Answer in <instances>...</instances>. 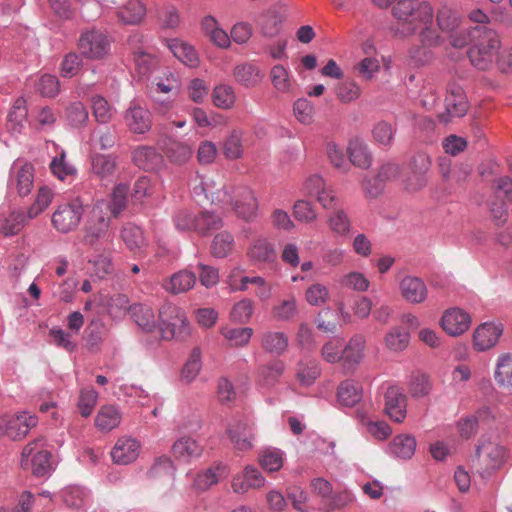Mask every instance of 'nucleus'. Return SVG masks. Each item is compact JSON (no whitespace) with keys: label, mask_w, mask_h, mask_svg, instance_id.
Here are the masks:
<instances>
[{"label":"nucleus","mask_w":512,"mask_h":512,"mask_svg":"<svg viewBox=\"0 0 512 512\" xmlns=\"http://www.w3.org/2000/svg\"><path fill=\"white\" fill-rule=\"evenodd\" d=\"M363 388L354 380H345L340 383L337 391V399L340 404L352 407L362 399Z\"/></svg>","instance_id":"nucleus-31"},{"label":"nucleus","mask_w":512,"mask_h":512,"mask_svg":"<svg viewBox=\"0 0 512 512\" xmlns=\"http://www.w3.org/2000/svg\"><path fill=\"white\" fill-rule=\"evenodd\" d=\"M146 15V6L141 0H128L118 11L119 19L130 25L139 24Z\"/></svg>","instance_id":"nucleus-36"},{"label":"nucleus","mask_w":512,"mask_h":512,"mask_svg":"<svg viewBox=\"0 0 512 512\" xmlns=\"http://www.w3.org/2000/svg\"><path fill=\"white\" fill-rule=\"evenodd\" d=\"M247 256L254 263H272L277 259V252L273 242L259 237L250 244Z\"/></svg>","instance_id":"nucleus-23"},{"label":"nucleus","mask_w":512,"mask_h":512,"mask_svg":"<svg viewBox=\"0 0 512 512\" xmlns=\"http://www.w3.org/2000/svg\"><path fill=\"white\" fill-rule=\"evenodd\" d=\"M349 161L355 167L368 169L372 164V154L367 143L359 138L351 139L346 149Z\"/></svg>","instance_id":"nucleus-25"},{"label":"nucleus","mask_w":512,"mask_h":512,"mask_svg":"<svg viewBox=\"0 0 512 512\" xmlns=\"http://www.w3.org/2000/svg\"><path fill=\"white\" fill-rule=\"evenodd\" d=\"M168 46L174 56L183 64L191 68L198 67L200 60L193 46L178 39H172Z\"/></svg>","instance_id":"nucleus-30"},{"label":"nucleus","mask_w":512,"mask_h":512,"mask_svg":"<svg viewBox=\"0 0 512 512\" xmlns=\"http://www.w3.org/2000/svg\"><path fill=\"white\" fill-rule=\"evenodd\" d=\"M325 152L330 164L335 169L342 172L349 170L350 166L346 161L343 148L340 145L333 141L327 142Z\"/></svg>","instance_id":"nucleus-59"},{"label":"nucleus","mask_w":512,"mask_h":512,"mask_svg":"<svg viewBox=\"0 0 512 512\" xmlns=\"http://www.w3.org/2000/svg\"><path fill=\"white\" fill-rule=\"evenodd\" d=\"M91 103L93 116L98 123L107 124L113 119L115 110L104 97L93 96Z\"/></svg>","instance_id":"nucleus-57"},{"label":"nucleus","mask_w":512,"mask_h":512,"mask_svg":"<svg viewBox=\"0 0 512 512\" xmlns=\"http://www.w3.org/2000/svg\"><path fill=\"white\" fill-rule=\"evenodd\" d=\"M128 187L125 184H118L112 192L111 201L108 205L113 217L118 218L125 210L127 204Z\"/></svg>","instance_id":"nucleus-63"},{"label":"nucleus","mask_w":512,"mask_h":512,"mask_svg":"<svg viewBox=\"0 0 512 512\" xmlns=\"http://www.w3.org/2000/svg\"><path fill=\"white\" fill-rule=\"evenodd\" d=\"M270 78L273 87L281 93H289L292 90V79L289 71L283 65H275L270 70Z\"/></svg>","instance_id":"nucleus-55"},{"label":"nucleus","mask_w":512,"mask_h":512,"mask_svg":"<svg viewBox=\"0 0 512 512\" xmlns=\"http://www.w3.org/2000/svg\"><path fill=\"white\" fill-rule=\"evenodd\" d=\"M83 213L84 206L80 199L63 203L53 213L52 225L57 231L68 233L79 226Z\"/></svg>","instance_id":"nucleus-8"},{"label":"nucleus","mask_w":512,"mask_h":512,"mask_svg":"<svg viewBox=\"0 0 512 512\" xmlns=\"http://www.w3.org/2000/svg\"><path fill=\"white\" fill-rule=\"evenodd\" d=\"M329 229L337 236H347L351 230V221L342 209L333 211L328 217Z\"/></svg>","instance_id":"nucleus-50"},{"label":"nucleus","mask_w":512,"mask_h":512,"mask_svg":"<svg viewBox=\"0 0 512 512\" xmlns=\"http://www.w3.org/2000/svg\"><path fill=\"white\" fill-rule=\"evenodd\" d=\"M235 241L233 235L228 231L217 233L210 246L212 256L216 258H225L232 253Z\"/></svg>","instance_id":"nucleus-43"},{"label":"nucleus","mask_w":512,"mask_h":512,"mask_svg":"<svg viewBox=\"0 0 512 512\" xmlns=\"http://www.w3.org/2000/svg\"><path fill=\"white\" fill-rule=\"evenodd\" d=\"M16 187L20 196L28 195L34 182V168L31 164H23L16 172Z\"/></svg>","instance_id":"nucleus-56"},{"label":"nucleus","mask_w":512,"mask_h":512,"mask_svg":"<svg viewBox=\"0 0 512 512\" xmlns=\"http://www.w3.org/2000/svg\"><path fill=\"white\" fill-rule=\"evenodd\" d=\"M402 298L410 304H421L428 297V288L425 282L416 276H405L399 283Z\"/></svg>","instance_id":"nucleus-18"},{"label":"nucleus","mask_w":512,"mask_h":512,"mask_svg":"<svg viewBox=\"0 0 512 512\" xmlns=\"http://www.w3.org/2000/svg\"><path fill=\"white\" fill-rule=\"evenodd\" d=\"M133 161L141 169L154 170L161 166L163 157L153 147L140 146L133 152Z\"/></svg>","instance_id":"nucleus-29"},{"label":"nucleus","mask_w":512,"mask_h":512,"mask_svg":"<svg viewBox=\"0 0 512 512\" xmlns=\"http://www.w3.org/2000/svg\"><path fill=\"white\" fill-rule=\"evenodd\" d=\"M28 111L26 108V102L23 98H18L12 107L8 115L7 126L13 134H19L24 128V124L27 120Z\"/></svg>","instance_id":"nucleus-42"},{"label":"nucleus","mask_w":512,"mask_h":512,"mask_svg":"<svg viewBox=\"0 0 512 512\" xmlns=\"http://www.w3.org/2000/svg\"><path fill=\"white\" fill-rule=\"evenodd\" d=\"M321 370L316 361L301 362L299 364L297 378L304 386L312 385L320 376Z\"/></svg>","instance_id":"nucleus-64"},{"label":"nucleus","mask_w":512,"mask_h":512,"mask_svg":"<svg viewBox=\"0 0 512 512\" xmlns=\"http://www.w3.org/2000/svg\"><path fill=\"white\" fill-rule=\"evenodd\" d=\"M223 153L226 158L234 160L243 154L242 132L233 130L223 143Z\"/></svg>","instance_id":"nucleus-61"},{"label":"nucleus","mask_w":512,"mask_h":512,"mask_svg":"<svg viewBox=\"0 0 512 512\" xmlns=\"http://www.w3.org/2000/svg\"><path fill=\"white\" fill-rule=\"evenodd\" d=\"M472 33L478 35L477 41L468 52L473 66L479 70H487L493 63L496 52L500 49L499 35L486 27L475 26Z\"/></svg>","instance_id":"nucleus-2"},{"label":"nucleus","mask_w":512,"mask_h":512,"mask_svg":"<svg viewBox=\"0 0 512 512\" xmlns=\"http://www.w3.org/2000/svg\"><path fill=\"white\" fill-rule=\"evenodd\" d=\"M223 226L222 218L210 211H202L198 214L196 233L201 236H207L213 231L221 229Z\"/></svg>","instance_id":"nucleus-45"},{"label":"nucleus","mask_w":512,"mask_h":512,"mask_svg":"<svg viewBox=\"0 0 512 512\" xmlns=\"http://www.w3.org/2000/svg\"><path fill=\"white\" fill-rule=\"evenodd\" d=\"M234 78L240 85L253 88L261 83L263 74L255 65L245 63L235 67Z\"/></svg>","instance_id":"nucleus-32"},{"label":"nucleus","mask_w":512,"mask_h":512,"mask_svg":"<svg viewBox=\"0 0 512 512\" xmlns=\"http://www.w3.org/2000/svg\"><path fill=\"white\" fill-rule=\"evenodd\" d=\"M228 475V468L221 463H214L205 471L199 473L194 481V486L200 491L208 490Z\"/></svg>","instance_id":"nucleus-28"},{"label":"nucleus","mask_w":512,"mask_h":512,"mask_svg":"<svg viewBox=\"0 0 512 512\" xmlns=\"http://www.w3.org/2000/svg\"><path fill=\"white\" fill-rule=\"evenodd\" d=\"M400 173V167L393 162L383 163L373 179L364 183V188L371 197H375L381 191L386 182L391 181Z\"/></svg>","instance_id":"nucleus-22"},{"label":"nucleus","mask_w":512,"mask_h":512,"mask_svg":"<svg viewBox=\"0 0 512 512\" xmlns=\"http://www.w3.org/2000/svg\"><path fill=\"white\" fill-rule=\"evenodd\" d=\"M264 483L265 479L257 468L246 466L241 475L234 477L232 488L236 493H244L250 488H260Z\"/></svg>","instance_id":"nucleus-26"},{"label":"nucleus","mask_w":512,"mask_h":512,"mask_svg":"<svg viewBox=\"0 0 512 512\" xmlns=\"http://www.w3.org/2000/svg\"><path fill=\"white\" fill-rule=\"evenodd\" d=\"M232 192L231 206L235 214L245 221L254 220L258 211V200L254 191L248 186L237 185Z\"/></svg>","instance_id":"nucleus-12"},{"label":"nucleus","mask_w":512,"mask_h":512,"mask_svg":"<svg viewBox=\"0 0 512 512\" xmlns=\"http://www.w3.org/2000/svg\"><path fill=\"white\" fill-rule=\"evenodd\" d=\"M159 331L164 340L184 338L189 333L185 311L172 303H165L159 310Z\"/></svg>","instance_id":"nucleus-3"},{"label":"nucleus","mask_w":512,"mask_h":512,"mask_svg":"<svg viewBox=\"0 0 512 512\" xmlns=\"http://www.w3.org/2000/svg\"><path fill=\"white\" fill-rule=\"evenodd\" d=\"M494 379L500 387H512V354L503 353L498 356Z\"/></svg>","instance_id":"nucleus-39"},{"label":"nucleus","mask_w":512,"mask_h":512,"mask_svg":"<svg viewBox=\"0 0 512 512\" xmlns=\"http://www.w3.org/2000/svg\"><path fill=\"white\" fill-rule=\"evenodd\" d=\"M122 415L114 405H105L100 408L95 418V425L102 431H111L119 426Z\"/></svg>","instance_id":"nucleus-33"},{"label":"nucleus","mask_w":512,"mask_h":512,"mask_svg":"<svg viewBox=\"0 0 512 512\" xmlns=\"http://www.w3.org/2000/svg\"><path fill=\"white\" fill-rule=\"evenodd\" d=\"M77 46L81 56L90 60H102L110 53L111 39L105 32L91 29L80 35Z\"/></svg>","instance_id":"nucleus-7"},{"label":"nucleus","mask_w":512,"mask_h":512,"mask_svg":"<svg viewBox=\"0 0 512 512\" xmlns=\"http://www.w3.org/2000/svg\"><path fill=\"white\" fill-rule=\"evenodd\" d=\"M51 453L46 449L43 438L29 442L21 453V466L31 469L36 476H44L51 468Z\"/></svg>","instance_id":"nucleus-5"},{"label":"nucleus","mask_w":512,"mask_h":512,"mask_svg":"<svg viewBox=\"0 0 512 512\" xmlns=\"http://www.w3.org/2000/svg\"><path fill=\"white\" fill-rule=\"evenodd\" d=\"M413 167L419 168L407 181L406 188L410 191H417L427 184L425 172L430 167V160L425 154H418L413 158Z\"/></svg>","instance_id":"nucleus-38"},{"label":"nucleus","mask_w":512,"mask_h":512,"mask_svg":"<svg viewBox=\"0 0 512 512\" xmlns=\"http://www.w3.org/2000/svg\"><path fill=\"white\" fill-rule=\"evenodd\" d=\"M298 313L296 299L293 295L280 301L272 308V315L280 321L293 319Z\"/></svg>","instance_id":"nucleus-62"},{"label":"nucleus","mask_w":512,"mask_h":512,"mask_svg":"<svg viewBox=\"0 0 512 512\" xmlns=\"http://www.w3.org/2000/svg\"><path fill=\"white\" fill-rule=\"evenodd\" d=\"M49 167L52 174L61 181H64L69 176H75L76 174V168L66 160V153L64 150H61L59 156L52 159Z\"/></svg>","instance_id":"nucleus-58"},{"label":"nucleus","mask_w":512,"mask_h":512,"mask_svg":"<svg viewBox=\"0 0 512 512\" xmlns=\"http://www.w3.org/2000/svg\"><path fill=\"white\" fill-rule=\"evenodd\" d=\"M227 435L235 450L239 452L252 450L255 435L252 425L247 420L233 419L227 426Z\"/></svg>","instance_id":"nucleus-13"},{"label":"nucleus","mask_w":512,"mask_h":512,"mask_svg":"<svg viewBox=\"0 0 512 512\" xmlns=\"http://www.w3.org/2000/svg\"><path fill=\"white\" fill-rule=\"evenodd\" d=\"M117 167L116 157L98 154L92 158V172L101 179L113 175Z\"/></svg>","instance_id":"nucleus-47"},{"label":"nucleus","mask_w":512,"mask_h":512,"mask_svg":"<svg viewBox=\"0 0 512 512\" xmlns=\"http://www.w3.org/2000/svg\"><path fill=\"white\" fill-rule=\"evenodd\" d=\"M140 443L128 436L119 438L111 450V457L114 463L127 465L134 462L140 453Z\"/></svg>","instance_id":"nucleus-21"},{"label":"nucleus","mask_w":512,"mask_h":512,"mask_svg":"<svg viewBox=\"0 0 512 512\" xmlns=\"http://www.w3.org/2000/svg\"><path fill=\"white\" fill-rule=\"evenodd\" d=\"M476 456L480 473L484 476L501 469L507 462L509 453L500 442L483 439L476 448Z\"/></svg>","instance_id":"nucleus-4"},{"label":"nucleus","mask_w":512,"mask_h":512,"mask_svg":"<svg viewBox=\"0 0 512 512\" xmlns=\"http://www.w3.org/2000/svg\"><path fill=\"white\" fill-rule=\"evenodd\" d=\"M468 111V103L461 87L452 85L447 90L445 98V112L440 113L438 118L443 123H448L455 117H462Z\"/></svg>","instance_id":"nucleus-14"},{"label":"nucleus","mask_w":512,"mask_h":512,"mask_svg":"<svg viewBox=\"0 0 512 512\" xmlns=\"http://www.w3.org/2000/svg\"><path fill=\"white\" fill-rule=\"evenodd\" d=\"M436 22L443 33L454 32L461 25V17L452 7L443 4L436 13Z\"/></svg>","instance_id":"nucleus-35"},{"label":"nucleus","mask_w":512,"mask_h":512,"mask_svg":"<svg viewBox=\"0 0 512 512\" xmlns=\"http://www.w3.org/2000/svg\"><path fill=\"white\" fill-rule=\"evenodd\" d=\"M366 338L356 334L343 346L341 362L347 367L358 366L365 356Z\"/></svg>","instance_id":"nucleus-24"},{"label":"nucleus","mask_w":512,"mask_h":512,"mask_svg":"<svg viewBox=\"0 0 512 512\" xmlns=\"http://www.w3.org/2000/svg\"><path fill=\"white\" fill-rule=\"evenodd\" d=\"M335 94L340 102L350 103L360 97L361 88L355 81L346 80L336 85Z\"/></svg>","instance_id":"nucleus-60"},{"label":"nucleus","mask_w":512,"mask_h":512,"mask_svg":"<svg viewBox=\"0 0 512 512\" xmlns=\"http://www.w3.org/2000/svg\"><path fill=\"white\" fill-rule=\"evenodd\" d=\"M416 448V440L411 435H398L391 443L393 454L402 459H409L413 456Z\"/></svg>","instance_id":"nucleus-52"},{"label":"nucleus","mask_w":512,"mask_h":512,"mask_svg":"<svg viewBox=\"0 0 512 512\" xmlns=\"http://www.w3.org/2000/svg\"><path fill=\"white\" fill-rule=\"evenodd\" d=\"M164 152L172 162L177 164L186 163L192 156V149L188 144L174 140L166 144Z\"/></svg>","instance_id":"nucleus-53"},{"label":"nucleus","mask_w":512,"mask_h":512,"mask_svg":"<svg viewBox=\"0 0 512 512\" xmlns=\"http://www.w3.org/2000/svg\"><path fill=\"white\" fill-rule=\"evenodd\" d=\"M203 448L191 437H182L172 446L173 455L176 458L189 460L201 456Z\"/></svg>","instance_id":"nucleus-37"},{"label":"nucleus","mask_w":512,"mask_h":512,"mask_svg":"<svg viewBox=\"0 0 512 512\" xmlns=\"http://www.w3.org/2000/svg\"><path fill=\"white\" fill-rule=\"evenodd\" d=\"M132 316L136 324L146 332H151L156 327L154 312L149 306L143 304L134 305Z\"/></svg>","instance_id":"nucleus-54"},{"label":"nucleus","mask_w":512,"mask_h":512,"mask_svg":"<svg viewBox=\"0 0 512 512\" xmlns=\"http://www.w3.org/2000/svg\"><path fill=\"white\" fill-rule=\"evenodd\" d=\"M202 190L207 198L214 204H230L233 200V188L228 186L221 177H208L201 183Z\"/></svg>","instance_id":"nucleus-20"},{"label":"nucleus","mask_w":512,"mask_h":512,"mask_svg":"<svg viewBox=\"0 0 512 512\" xmlns=\"http://www.w3.org/2000/svg\"><path fill=\"white\" fill-rule=\"evenodd\" d=\"M502 333V324L482 323L474 331L473 347L477 351H487L497 344Z\"/></svg>","instance_id":"nucleus-17"},{"label":"nucleus","mask_w":512,"mask_h":512,"mask_svg":"<svg viewBox=\"0 0 512 512\" xmlns=\"http://www.w3.org/2000/svg\"><path fill=\"white\" fill-rule=\"evenodd\" d=\"M121 238L131 252L142 255L145 239L139 227L131 223L125 224L121 230Z\"/></svg>","instance_id":"nucleus-41"},{"label":"nucleus","mask_w":512,"mask_h":512,"mask_svg":"<svg viewBox=\"0 0 512 512\" xmlns=\"http://www.w3.org/2000/svg\"><path fill=\"white\" fill-rule=\"evenodd\" d=\"M124 122L130 132L144 134L152 127V115L145 107L131 103L124 113Z\"/></svg>","instance_id":"nucleus-15"},{"label":"nucleus","mask_w":512,"mask_h":512,"mask_svg":"<svg viewBox=\"0 0 512 512\" xmlns=\"http://www.w3.org/2000/svg\"><path fill=\"white\" fill-rule=\"evenodd\" d=\"M201 357L202 352L200 348H193L181 371V380L183 382L191 383L198 376L202 368Z\"/></svg>","instance_id":"nucleus-46"},{"label":"nucleus","mask_w":512,"mask_h":512,"mask_svg":"<svg viewBox=\"0 0 512 512\" xmlns=\"http://www.w3.org/2000/svg\"><path fill=\"white\" fill-rule=\"evenodd\" d=\"M196 283V276L188 270L174 273L163 283V288L171 294H180L189 291Z\"/></svg>","instance_id":"nucleus-27"},{"label":"nucleus","mask_w":512,"mask_h":512,"mask_svg":"<svg viewBox=\"0 0 512 512\" xmlns=\"http://www.w3.org/2000/svg\"><path fill=\"white\" fill-rule=\"evenodd\" d=\"M25 220V215L21 211L0 215V234L5 237L17 235L24 228Z\"/></svg>","instance_id":"nucleus-40"},{"label":"nucleus","mask_w":512,"mask_h":512,"mask_svg":"<svg viewBox=\"0 0 512 512\" xmlns=\"http://www.w3.org/2000/svg\"><path fill=\"white\" fill-rule=\"evenodd\" d=\"M212 101L220 109H231L236 102L234 89L226 84L217 85L212 92Z\"/></svg>","instance_id":"nucleus-49"},{"label":"nucleus","mask_w":512,"mask_h":512,"mask_svg":"<svg viewBox=\"0 0 512 512\" xmlns=\"http://www.w3.org/2000/svg\"><path fill=\"white\" fill-rule=\"evenodd\" d=\"M288 336L280 331H267L261 337L262 348L273 355L283 354L288 347Z\"/></svg>","instance_id":"nucleus-34"},{"label":"nucleus","mask_w":512,"mask_h":512,"mask_svg":"<svg viewBox=\"0 0 512 512\" xmlns=\"http://www.w3.org/2000/svg\"><path fill=\"white\" fill-rule=\"evenodd\" d=\"M440 324L448 335L456 337L469 329L471 317L460 308H450L443 313Z\"/></svg>","instance_id":"nucleus-16"},{"label":"nucleus","mask_w":512,"mask_h":512,"mask_svg":"<svg viewBox=\"0 0 512 512\" xmlns=\"http://www.w3.org/2000/svg\"><path fill=\"white\" fill-rule=\"evenodd\" d=\"M284 371L282 361H273L258 368L257 382L263 387L273 386Z\"/></svg>","instance_id":"nucleus-44"},{"label":"nucleus","mask_w":512,"mask_h":512,"mask_svg":"<svg viewBox=\"0 0 512 512\" xmlns=\"http://www.w3.org/2000/svg\"><path fill=\"white\" fill-rule=\"evenodd\" d=\"M386 347L393 352L405 350L409 344V334L403 328L393 327L385 335Z\"/></svg>","instance_id":"nucleus-51"},{"label":"nucleus","mask_w":512,"mask_h":512,"mask_svg":"<svg viewBox=\"0 0 512 512\" xmlns=\"http://www.w3.org/2000/svg\"><path fill=\"white\" fill-rule=\"evenodd\" d=\"M385 412L391 420L401 423L406 417L407 399L397 386L387 388L385 395Z\"/></svg>","instance_id":"nucleus-19"},{"label":"nucleus","mask_w":512,"mask_h":512,"mask_svg":"<svg viewBox=\"0 0 512 512\" xmlns=\"http://www.w3.org/2000/svg\"><path fill=\"white\" fill-rule=\"evenodd\" d=\"M128 45L134 58L136 71L141 77L148 76L156 67L157 60L145 45L144 36L140 33L131 34Z\"/></svg>","instance_id":"nucleus-10"},{"label":"nucleus","mask_w":512,"mask_h":512,"mask_svg":"<svg viewBox=\"0 0 512 512\" xmlns=\"http://www.w3.org/2000/svg\"><path fill=\"white\" fill-rule=\"evenodd\" d=\"M418 39L420 45L412 46L408 55L410 60L417 66H424L431 63L434 59L432 48L439 46L443 38L434 28H426L419 32Z\"/></svg>","instance_id":"nucleus-9"},{"label":"nucleus","mask_w":512,"mask_h":512,"mask_svg":"<svg viewBox=\"0 0 512 512\" xmlns=\"http://www.w3.org/2000/svg\"><path fill=\"white\" fill-rule=\"evenodd\" d=\"M253 332V329L250 327H225L221 329V334L228 341V344L231 347H241L247 345L253 335Z\"/></svg>","instance_id":"nucleus-48"},{"label":"nucleus","mask_w":512,"mask_h":512,"mask_svg":"<svg viewBox=\"0 0 512 512\" xmlns=\"http://www.w3.org/2000/svg\"><path fill=\"white\" fill-rule=\"evenodd\" d=\"M104 202H98L93 207L90 217L84 227L83 244L91 248L97 247L108 239L110 218L104 212Z\"/></svg>","instance_id":"nucleus-6"},{"label":"nucleus","mask_w":512,"mask_h":512,"mask_svg":"<svg viewBox=\"0 0 512 512\" xmlns=\"http://www.w3.org/2000/svg\"><path fill=\"white\" fill-rule=\"evenodd\" d=\"M37 425V418L26 412L0 417V433L12 440L23 439L31 428Z\"/></svg>","instance_id":"nucleus-11"},{"label":"nucleus","mask_w":512,"mask_h":512,"mask_svg":"<svg viewBox=\"0 0 512 512\" xmlns=\"http://www.w3.org/2000/svg\"><path fill=\"white\" fill-rule=\"evenodd\" d=\"M395 22L390 26L394 38L406 39L426 28H433L434 10L427 1L398 0L391 9Z\"/></svg>","instance_id":"nucleus-1"}]
</instances>
